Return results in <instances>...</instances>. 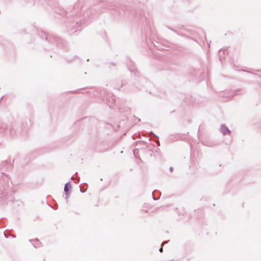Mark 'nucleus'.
Segmentation results:
<instances>
[{
	"label": "nucleus",
	"mask_w": 261,
	"mask_h": 261,
	"mask_svg": "<svg viewBox=\"0 0 261 261\" xmlns=\"http://www.w3.org/2000/svg\"><path fill=\"white\" fill-rule=\"evenodd\" d=\"M159 251L160 252H163V248H161L160 249H159Z\"/></svg>",
	"instance_id": "obj_5"
},
{
	"label": "nucleus",
	"mask_w": 261,
	"mask_h": 261,
	"mask_svg": "<svg viewBox=\"0 0 261 261\" xmlns=\"http://www.w3.org/2000/svg\"><path fill=\"white\" fill-rule=\"evenodd\" d=\"M221 132L224 135H229L230 134V131L225 124L221 125Z\"/></svg>",
	"instance_id": "obj_1"
},
{
	"label": "nucleus",
	"mask_w": 261,
	"mask_h": 261,
	"mask_svg": "<svg viewBox=\"0 0 261 261\" xmlns=\"http://www.w3.org/2000/svg\"><path fill=\"white\" fill-rule=\"evenodd\" d=\"M154 192H155V191H153V192H152V195H153V196H154ZM153 199H154V200H156V199H158L157 198H155L154 197H153Z\"/></svg>",
	"instance_id": "obj_4"
},
{
	"label": "nucleus",
	"mask_w": 261,
	"mask_h": 261,
	"mask_svg": "<svg viewBox=\"0 0 261 261\" xmlns=\"http://www.w3.org/2000/svg\"><path fill=\"white\" fill-rule=\"evenodd\" d=\"M165 243H166V242H163V243H162V245H163V244H165Z\"/></svg>",
	"instance_id": "obj_6"
},
{
	"label": "nucleus",
	"mask_w": 261,
	"mask_h": 261,
	"mask_svg": "<svg viewBox=\"0 0 261 261\" xmlns=\"http://www.w3.org/2000/svg\"><path fill=\"white\" fill-rule=\"evenodd\" d=\"M173 167H170L169 169V170L171 172H172L173 171Z\"/></svg>",
	"instance_id": "obj_3"
},
{
	"label": "nucleus",
	"mask_w": 261,
	"mask_h": 261,
	"mask_svg": "<svg viewBox=\"0 0 261 261\" xmlns=\"http://www.w3.org/2000/svg\"><path fill=\"white\" fill-rule=\"evenodd\" d=\"M71 185L70 183L68 182L65 184V187H64V192H65V194H66L65 198L66 199L68 198V192L70 189H71Z\"/></svg>",
	"instance_id": "obj_2"
}]
</instances>
